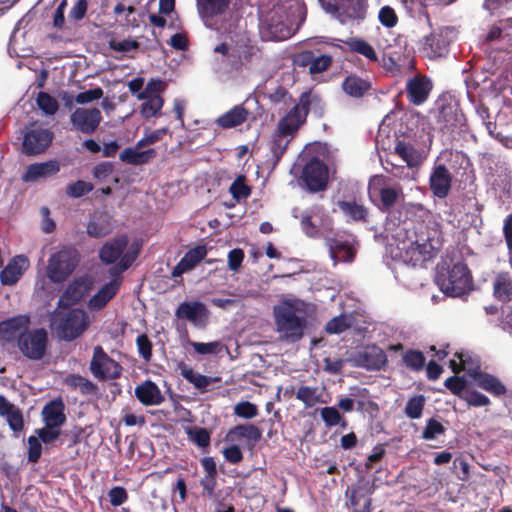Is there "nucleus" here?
Here are the masks:
<instances>
[{"label": "nucleus", "instance_id": "nucleus-1", "mask_svg": "<svg viewBox=\"0 0 512 512\" xmlns=\"http://www.w3.org/2000/svg\"><path fill=\"white\" fill-rule=\"evenodd\" d=\"M442 233L437 223L399 226L393 239L386 247V253L395 261L416 266L432 258L440 248Z\"/></svg>", "mask_w": 512, "mask_h": 512}, {"label": "nucleus", "instance_id": "nucleus-2", "mask_svg": "<svg viewBox=\"0 0 512 512\" xmlns=\"http://www.w3.org/2000/svg\"><path fill=\"white\" fill-rule=\"evenodd\" d=\"M309 304L297 299L286 298L273 308L274 322L279 339L288 343L299 341L306 328Z\"/></svg>", "mask_w": 512, "mask_h": 512}, {"label": "nucleus", "instance_id": "nucleus-3", "mask_svg": "<svg viewBox=\"0 0 512 512\" xmlns=\"http://www.w3.org/2000/svg\"><path fill=\"white\" fill-rule=\"evenodd\" d=\"M303 18L304 5L301 0H281L267 25L268 38L275 41L288 39Z\"/></svg>", "mask_w": 512, "mask_h": 512}, {"label": "nucleus", "instance_id": "nucleus-4", "mask_svg": "<svg viewBox=\"0 0 512 512\" xmlns=\"http://www.w3.org/2000/svg\"><path fill=\"white\" fill-rule=\"evenodd\" d=\"M308 102L309 95L302 94L299 103L280 119L271 144V151L277 159L283 155L295 133L305 122L308 114Z\"/></svg>", "mask_w": 512, "mask_h": 512}, {"label": "nucleus", "instance_id": "nucleus-5", "mask_svg": "<svg viewBox=\"0 0 512 512\" xmlns=\"http://www.w3.org/2000/svg\"><path fill=\"white\" fill-rule=\"evenodd\" d=\"M141 246L137 240L129 244L126 236H119L106 242L99 256L104 263H116V266L110 269L111 276H121V273L136 260Z\"/></svg>", "mask_w": 512, "mask_h": 512}, {"label": "nucleus", "instance_id": "nucleus-6", "mask_svg": "<svg viewBox=\"0 0 512 512\" xmlns=\"http://www.w3.org/2000/svg\"><path fill=\"white\" fill-rule=\"evenodd\" d=\"M454 356L455 358L450 360L449 365L455 374L460 371H465L473 377L475 384L479 388L494 396H501L505 394V385L495 376L479 372L477 362H474L467 353L456 352Z\"/></svg>", "mask_w": 512, "mask_h": 512}, {"label": "nucleus", "instance_id": "nucleus-7", "mask_svg": "<svg viewBox=\"0 0 512 512\" xmlns=\"http://www.w3.org/2000/svg\"><path fill=\"white\" fill-rule=\"evenodd\" d=\"M88 325V315L82 309H66V307L59 306L51 318V326L59 337L68 341L80 336Z\"/></svg>", "mask_w": 512, "mask_h": 512}, {"label": "nucleus", "instance_id": "nucleus-8", "mask_svg": "<svg viewBox=\"0 0 512 512\" xmlns=\"http://www.w3.org/2000/svg\"><path fill=\"white\" fill-rule=\"evenodd\" d=\"M436 283L440 290L451 297H460L472 289V277L468 267L461 262L446 271L439 270Z\"/></svg>", "mask_w": 512, "mask_h": 512}, {"label": "nucleus", "instance_id": "nucleus-9", "mask_svg": "<svg viewBox=\"0 0 512 512\" xmlns=\"http://www.w3.org/2000/svg\"><path fill=\"white\" fill-rule=\"evenodd\" d=\"M78 262L77 250L70 246H63L49 256L46 276L53 283H62L73 273Z\"/></svg>", "mask_w": 512, "mask_h": 512}, {"label": "nucleus", "instance_id": "nucleus-10", "mask_svg": "<svg viewBox=\"0 0 512 512\" xmlns=\"http://www.w3.org/2000/svg\"><path fill=\"white\" fill-rule=\"evenodd\" d=\"M323 10L344 24L363 20L367 13V0H319Z\"/></svg>", "mask_w": 512, "mask_h": 512}, {"label": "nucleus", "instance_id": "nucleus-11", "mask_svg": "<svg viewBox=\"0 0 512 512\" xmlns=\"http://www.w3.org/2000/svg\"><path fill=\"white\" fill-rule=\"evenodd\" d=\"M368 195L372 202L378 203L382 210L391 209L403 197L399 184H390L382 175H375L369 180Z\"/></svg>", "mask_w": 512, "mask_h": 512}, {"label": "nucleus", "instance_id": "nucleus-12", "mask_svg": "<svg viewBox=\"0 0 512 512\" xmlns=\"http://www.w3.org/2000/svg\"><path fill=\"white\" fill-rule=\"evenodd\" d=\"M48 346V333L44 328L28 329L17 345L19 351L28 359L40 360Z\"/></svg>", "mask_w": 512, "mask_h": 512}, {"label": "nucleus", "instance_id": "nucleus-13", "mask_svg": "<svg viewBox=\"0 0 512 512\" xmlns=\"http://www.w3.org/2000/svg\"><path fill=\"white\" fill-rule=\"evenodd\" d=\"M164 82L161 80L152 79L149 81L144 88V93L139 95L140 101H142L140 107V113L145 118H151L156 116L162 109L164 100L161 97V93L164 90Z\"/></svg>", "mask_w": 512, "mask_h": 512}, {"label": "nucleus", "instance_id": "nucleus-14", "mask_svg": "<svg viewBox=\"0 0 512 512\" xmlns=\"http://www.w3.org/2000/svg\"><path fill=\"white\" fill-rule=\"evenodd\" d=\"M90 370L97 379L106 380L118 378L122 368L104 352L101 346H96L90 363Z\"/></svg>", "mask_w": 512, "mask_h": 512}, {"label": "nucleus", "instance_id": "nucleus-15", "mask_svg": "<svg viewBox=\"0 0 512 512\" xmlns=\"http://www.w3.org/2000/svg\"><path fill=\"white\" fill-rule=\"evenodd\" d=\"M453 31L449 28H440L423 37L420 42V51L428 58L441 57L448 51L450 35Z\"/></svg>", "mask_w": 512, "mask_h": 512}, {"label": "nucleus", "instance_id": "nucleus-16", "mask_svg": "<svg viewBox=\"0 0 512 512\" xmlns=\"http://www.w3.org/2000/svg\"><path fill=\"white\" fill-rule=\"evenodd\" d=\"M102 121L100 109L96 107L76 108L70 115L73 128L83 134H92Z\"/></svg>", "mask_w": 512, "mask_h": 512}, {"label": "nucleus", "instance_id": "nucleus-17", "mask_svg": "<svg viewBox=\"0 0 512 512\" xmlns=\"http://www.w3.org/2000/svg\"><path fill=\"white\" fill-rule=\"evenodd\" d=\"M31 324L27 315H17L0 322V341L2 343H16L27 332Z\"/></svg>", "mask_w": 512, "mask_h": 512}, {"label": "nucleus", "instance_id": "nucleus-18", "mask_svg": "<svg viewBox=\"0 0 512 512\" xmlns=\"http://www.w3.org/2000/svg\"><path fill=\"white\" fill-rule=\"evenodd\" d=\"M302 180L311 192L323 190L328 181V169L318 159L310 160L303 168Z\"/></svg>", "mask_w": 512, "mask_h": 512}, {"label": "nucleus", "instance_id": "nucleus-19", "mask_svg": "<svg viewBox=\"0 0 512 512\" xmlns=\"http://www.w3.org/2000/svg\"><path fill=\"white\" fill-rule=\"evenodd\" d=\"M53 133L48 129L35 128L24 135L23 152L27 155L42 153L51 144Z\"/></svg>", "mask_w": 512, "mask_h": 512}, {"label": "nucleus", "instance_id": "nucleus-20", "mask_svg": "<svg viewBox=\"0 0 512 512\" xmlns=\"http://www.w3.org/2000/svg\"><path fill=\"white\" fill-rule=\"evenodd\" d=\"M175 315L178 319L186 320L198 328L204 327L208 320V311L205 305L198 301L181 303Z\"/></svg>", "mask_w": 512, "mask_h": 512}, {"label": "nucleus", "instance_id": "nucleus-21", "mask_svg": "<svg viewBox=\"0 0 512 512\" xmlns=\"http://www.w3.org/2000/svg\"><path fill=\"white\" fill-rule=\"evenodd\" d=\"M121 276H112L111 280L104 283L98 291L89 299L87 306L91 311H100L114 298L120 289Z\"/></svg>", "mask_w": 512, "mask_h": 512}, {"label": "nucleus", "instance_id": "nucleus-22", "mask_svg": "<svg viewBox=\"0 0 512 512\" xmlns=\"http://www.w3.org/2000/svg\"><path fill=\"white\" fill-rule=\"evenodd\" d=\"M429 184L432 193L438 198H445L452 186V175L447 167L436 162L431 170Z\"/></svg>", "mask_w": 512, "mask_h": 512}, {"label": "nucleus", "instance_id": "nucleus-23", "mask_svg": "<svg viewBox=\"0 0 512 512\" xmlns=\"http://www.w3.org/2000/svg\"><path fill=\"white\" fill-rule=\"evenodd\" d=\"M92 289V281L88 277H80L75 279L68 285L63 295L59 299V306L67 307L72 305L84 297H86Z\"/></svg>", "mask_w": 512, "mask_h": 512}, {"label": "nucleus", "instance_id": "nucleus-24", "mask_svg": "<svg viewBox=\"0 0 512 512\" xmlns=\"http://www.w3.org/2000/svg\"><path fill=\"white\" fill-rule=\"evenodd\" d=\"M29 266L30 261L25 255L13 257L0 273L1 283L8 286L16 284Z\"/></svg>", "mask_w": 512, "mask_h": 512}, {"label": "nucleus", "instance_id": "nucleus-25", "mask_svg": "<svg viewBox=\"0 0 512 512\" xmlns=\"http://www.w3.org/2000/svg\"><path fill=\"white\" fill-rule=\"evenodd\" d=\"M485 41H498L503 49L512 50V18L501 19L493 24L485 36Z\"/></svg>", "mask_w": 512, "mask_h": 512}, {"label": "nucleus", "instance_id": "nucleus-26", "mask_svg": "<svg viewBox=\"0 0 512 512\" xmlns=\"http://www.w3.org/2000/svg\"><path fill=\"white\" fill-rule=\"evenodd\" d=\"M406 88L410 102L420 105L427 100L432 82L424 76H416L408 81Z\"/></svg>", "mask_w": 512, "mask_h": 512}, {"label": "nucleus", "instance_id": "nucleus-27", "mask_svg": "<svg viewBox=\"0 0 512 512\" xmlns=\"http://www.w3.org/2000/svg\"><path fill=\"white\" fill-rule=\"evenodd\" d=\"M59 170V164L54 160L31 164L22 175V180L24 182H36L56 174Z\"/></svg>", "mask_w": 512, "mask_h": 512}, {"label": "nucleus", "instance_id": "nucleus-28", "mask_svg": "<svg viewBox=\"0 0 512 512\" xmlns=\"http://www.w3.org/2000/svg\"><path fill=\"white\" fill-rule=\"evenodd\" d=\"M135 396L146 406H157L164 401V396L160 388L150 380L136 386Z\"/></svg>", "mask_w": 512, "mask_h": 512}, {"label": "nucleus", "instance_id": "nucleus-29", "mask_svg": "<svg viewBox=\"0 0 512 512\" xmlns=\"http://www.w3.org/2000/svg\"><path fill=\"white\" fill-rule=\"evenodd\" d=\"M248 116L249 111L243 105H236L220 115L215 124L222 129H232L242 125Z\"/></svg>", "mask_w": 512, "mask_h": 512}, {"label": "nucleus", "instance_id": "nucleus-30", "mask_svg": "<svg viewBox=\"0 0 512 512\" xmlns=\"http://www.w3.org/2000/svg\"><path fill=\"white\" fill-rule=\"evenodd\" d=\"M228 4L229 0H197L198 12L207 27H212V18L222 14Z\"/></svg>", "mask_w": 512, "mask_h": 512}, {"label": "nucleus", "instance_id": "nucleus-31", "mask_svg": "<svg viewBox=\"0 0 512 512\" xmlns=\"http://www.w3.org/2000/svg\"><path fill=\"white\" fill-rule=\"evenodd\" d=\"M142 148H138L136 145L135 147H128L121 151L119 155V159L130 165H142L149 163L151 160H153L156 157V150L155 149H147V150H141Z\"/></svg>", "mask_w": 512, "mask_h": 512}, {"label": "nucleus", "instance_id": "nucleus-32", "mask_svg": "<svg viewBox=\"0 0 512 512\" xmlns=\"http://www.w3.org/2000/svg\"><path fill=\"white\" fill-rule=\"evenodd\" d=\"M207 254L204 246H197L190 249L180 262L175 266L172 275L178 277L185 272L192 270Z\"/></svg>", "mask_w": 512, "mask_h": 512}, {"label": "nucleus", "instance_id": "nucleus-33", "mask_svg": "<svg viewBox=\"0 0 512 512\" xmlns=\"http://www.w3.org/2000/svg\"><path fill=\"white\" fill-rule=\"evenodd\" d=\"M45 425L61 428L66 421L64 404L61 400H53L46 404L42 410Z\"/></svg>", "mask_w": 512, "mask_h": 512}, {"label": "nucleus", "instance_id": "nucleus-34", "mask_svg": "<svg viewBox=\"0 0 512 512\" xmlns=\"http://www.w3.org/2000/svg\"><path fill=\"white\" fill-rule=\"evenodd\" d=\"M330 256L334 264L338 262H351L355 255L353 246L347 241L330 239L328 241Z\"/></svg>", "mask_w": 512, "mask_h": 512}, {"label": "nucleus", "instance_id": "nucleus-35", "mask_svg": "<svg viewBox=\"0 0 512 512\" xmlns=\"http://www.w3.org/2000/svg\"><path fill=\"white\" fill-rule=\"evenodd\" d=\"M180 374L182 377L187 380L189 383H191L197 390L200 392H206L207 387L214 383L218 382L220 380L219 377H209L202 375L196 371H194L191 367L182 364L180 365Z\"/></svg>", "mask_w": 512, "mask_h": 512}, {"label": "nucleus", "instance_id": "nucleus-36", "mask_svg": "<svg viewBox=\"0 0 512 512\" xmlns=\"http://www.w3.org/2000/svg\"><path fill=\"white\" fill-rule=\"evenodd\" d=\"M242 438L251 441H258L261 438V432L253 424L237 425L228 431L225 441L229 443H237Z\"/></svg>", "mask_w": 512, "mask_h": 512}, {"label": "nucleus", "instance_id": "nucleus-37", "mask_svg": "<svg viewBox=\"0 0 512 512\" xmlns=\"http://www.w3.org/2000/svg\"><path fill=\"white\" fill-rule=\"evenodd\" d=\"M113 229L111 217L104 213H98L93 216L87 226L88 235L99 238L109 234Z\"/></svg>", "mask_w": 512, "mask_h": 512}, {"label": "nucleus", "instance_id": "nucleus-38", "mask_svg": "<svg viewBox=\"0 0 512 512\" xmlns=\"http://www.w3.org/2000/svg\"><path fill=\"white\" fill-rule=\"evenodd\" d=\"M0 415L4 416L13 431L23 428V418L20 410L12 405L4 396L0 395Z\"/></svg>", "mask_w": 512, "mask_h": 512}, {"label": "nucleus", "instance_id": "nucleus-39", "mask_svg": "<svg viewBox=\"0 0 512 512\" xmlns=\"http://www.w3.org/2000/svg\"><path fill=\"white\" fill-rule=\"evenodd\" d=\"M493 293L501 302L512 300V277L509 273H499L493 282Z\"/></svg>", "mask_w": 512, "mask_h": 512}, {"label": "nucleus", "instance_id": "nucleus-40", "mask_svg": "<svg viewBox=\"0 0 512 512\" xmlns=\"http://www.w3.org/2000/svg\"><path fill=\"white\" fill-rule=\"evenodd\" d=\"M436 118L440 128L444 129L461 124L463 115L458 112L456 106L444 105L438 110Z\"/></svg>", "mask_w": 512, "mask_h": 512}, {"label": "nucleus", "instance_id": "nucleus-41", "mask_svg": "<svg viewBox=\"0 0 512 512\" xmlns=\"http://www.w3.org/2000/svg\"><path fill=\"white\" fill-rule=\"evenodd\" d=\"M361 364L369 369H379L386 362L384 352L377 346H367L360 354Z\"/></svg>", "mask_w": 512, "mask_h": 512}, {"label": "nucleus", "instance_id": "nucleus-42", "mask_svg": "<svg viewBox=\"0 0 512 512\" xmlns=\"http://www.w3.org/2000/svg\"><path fill=\"white\" fill-rule=\"evenodd\" d=\"M370 86L371 84L368 80L357 75L348 76L342 84L345 93L356 98L362 97L370 89Z\"/></svg>", "mask_w": 512, "mask_h": 512}, {"label": "nucleus", "instance_id": "nucleus-43", "mask_svg": "<svg viewBox=\"0 0 512 512\" xmlns=\"http://www.w3.org/2000/svg\"><path fill=\"white\" fill-rule=\"evenodd\" d=\"M338 205L343 214L353 221H365L367 218V209L355 201H341Z\"/></svg>", "mask_w": 512, "mask_h": 512}, {"label": "nucleus", "instance_id": "nucleus-44", "mask_svg": "<svg viewBox=\"0 0 512 512\" xmlns=\"http://www.w3.org/2000/svg\"><path fill=\"white\" fill-rule=\"evenodd\" d=\"M318 211L317 207L311 208L310 211L301 212L298 215V209L293 210V216L295 218H300L301 228L303 232L309 237H315L318 234L317 227L312 223L311 217Z\"/></svg>", "mask_w": 512, "mask_h": 512}, {"label": "nucleus", "instance_id": "nucleus-45", "mask_svg": "<svg viewBox=\"0 0 512 512\" xmlns=\"http://www.w3.org/2000/svg\"><path fill=\"white\" fill-rule=\"evenodd\" d=\"M395 152L406 162L409 167L415 166L419 162V156L413 146L398 142L395 146Z\"/></svg>", "mask_w": 512, "mask_h": 512}, {"label": "nucleus", "instance_id": "nucleus-46", "mask_svg": "<svg viewBox=\"0 0 512 512\" xmlns=\"http://www.w3.org/2000/svg\"><path fill=\"white\" fill-rule=\"evenodd\" d=\"M39 109L46 115H54L58 108V101L46 92H39L36 98Z\"/></svg>", "mask_w": 512, "mask_h": 512}, {"label": "nucleus", "instance_id": "nucleus-47", "mask_svg": "<svg viewBox=\"0 0 512 512\" xmlns=\"http://www.w3.org/2000/svg\"><path fill=\"white\" fill-rule=\"evenodd\" d=\"M64 383L68 387L79 390L84 394L90 393L94 389V385L80 375L70 374L64 378Z\"/></svg>", "mask_w": 512, "mask_h": 512}, {"label": "nucleus", "instance_id": "nucleus-48", "mask_svg": "<svg viewBox=\"0 0 512 512\" xmlns=\"http://www.w3.org/2000/svg\"><path fill=\"white\" fill-rule=\"evenodd\" d=\"M296 398L302 401L306 407H313L320 401L318 389L308 386H301L296 392Z\"/></svg>", "mask_w": 512, "mask_h": 512}, {"label": "nucleus", "instance_id": "nucleus-49", "mask_svg": "<svg viewBox=\"0 0 512 512\" xmlns=\"http://www.w3.org/2000/svg\"><path fill=\"white\" fill-rule=\"evenodd\" d=\"M425 405V397L423 395H417L410 398L405 407V414L411 419H418L422 415V411Z\"/></svg>", "mask_w": 512, "mask_h": 512}, {"label": "nucleus", "instance_id": "nucleus-50", "mask_svg": "<svg viewBox=\"0 0 512 512\" xmlns=\"http://www.w3.org/2000/svg\"><path fill=\"white\" fill-rule=\"evenodd\" d=\"M351 50L365 56L367 59L371 61L377 60V55L375 53L374 48L367 42L360 39H353L348 42Z\"/></svg>", "mask_w": 512, "mask_h": 512}, {"label": "nucleus", "instance_id": "nucleus-51", "mask_svg": "<svg viewBox=\"0 0 512 512\" xmlns=\"http://www.w3.org/2000/svg\"><path fill=\"white\" fill-rule=\"evenodd\" d=\"M351 319L346 314L334 317L326 325V331L330 334H339L349 328Z\"/></svg>", "mask_w": 512, "mask_h": 512}, {"label": "nucleus", "instance_id": "nucleus-52", "mask_svg": "<svg viewBox=\"0 0 512 512\" xmlns=\"http://www.w3.org/2000/svg\"><path fill=\"white\" fill-rule=\"evenodd\" d=\"M234 414L243 419H252L258 415L257 405L249 401H241L234 406Z\"/></svg>", "mask_w": 512, "mask_h": 512}, {"label": "nucleus", "instance_id": "nucleus-53", "mask_svg": "<svg viewBox=\"0 0 512 512\" xmlns=\"http://www.w3.org/2000/svg\"><path fill=\"white\" fill-rule=\"evenodd\" d=\"M462 399L466 401L468 405L474 407H483L490 405V399L486 395L475 390L468 389L462 395Z\"/></svg>", "mask_w": 512, "mask_h": 512}, {"label": "nucleus", "instance_id": "nucleus-54", "mask_svg": "<svg viewBox=\"0 0 512 512\" xmlns=\"http://www.w3.org/2000/svg\"><path fill=\"white\" fill-rule=\"evenodd\" d=\"M103 89L100 87H95L93 89H89L83 92L78 93L74 101L79 105H85L91 103L93 101L99 100L103 97Z\"/></svg>", "mask_w": 512, "mask_h": 512}, {"label": "nucleus", "instance_id": "nucleus-55", "mask_svg": "<svg viewBox=\"0 0 512 512\" xmlns=\"http://www.w3.org/2000/svg\"><path fill=\"white\" fill-rule=\"evenodd\" d=\"M167 133H169L168 128H161L150 132H146L144 137L137 142V146L138 148H144L146 146L153 145L158 141L162 140Z\"/></svg>", "mask_w": 512, "mask_h": 512}, {"label": "nucleus", "instance_id": "nucleus-56", "mask_svg": "<svg viewBox=\"0 0 512 512\" xmlns=\"http://www.w3.org/2000/svg\"><path fill=\"white\" fill-rule=\"evenodd\" d=\"M188 344L201 355L217 354L221 350V343L218 341L208 343L188 341Z\"/></svg>", "mask_w": 512, "mask_h": 512}, {"label": "nucleus", "instance_id": "nucleus-57", "mask_svg": "<svg viewBox=\"0 0 512 512\" xmlns=\"http://www.w3.org/2000/svg\"><path fill=\"white\" fill-rule=\"evenodd\" d=\"M230 192L236 200L247 198L251 190L249 186L245 184L244 177L239 176L230 186Z\"/></svg>", "mask_w": 512, "mask_h": 512}, {"label": "nucleus", "instance_id": "nucleus-58", "mask_svg": "<svg viewBox=\"0 0 512 512\" xmlns=\"http://www.w3.org/2000/svg\"><path fill=\"white\" fill-rule=\"evenodd\" d=\"M60 432L61 428L48 425H45L35 431L40 440L45 444L54 442L59 437Z\"/></svg>", "mask_w": 512, "mask_h": 512}, {"label": "nucleus", "instance_id": "nucleus-59", "mask_svg": "<svg viewBox=\"0 0 512 512\" xmlns=\"http://www.w3.org/2000/svg\"><path fill=\"white\" fill-rule=\"evenodd\" d=\"M187 433L189 439L200 447H206L210 443V435L204 428H191Z\"/></svg>", "mask_w": 512, "mask_h": 512}, {"label": "nucleus", "instance_id": "nucleus-60", "mask_svg": "<svg viewBox=\"0 0 512 512\" xmlns=\"http://www.w3.org/2000/svg\"><path fill=\"white\" fill-rule=\"evenodd\" d=\"M110 47L114 51L126 54L137 50L139 43L133 39L112 40L110 41Z\"/></svg>", "mask_w": 512, "mask_h": 512}, {"label": "nucleus", "instance_id": "nucleus-61", "mask_svg": "<svg viewBox=\"0 0 512 512\" xmlns=\"http://www.w3.org/2000/svg\"><path fill=\"white\" fill-rule=\"evenodd\" d=\"M28 460L35 463L42 453V445L38 436L32 435L28 438Z\"/></svg>", "mask_w": 512, "mask_h": 512}, {"label": "nucleus", "instance_id": "nucleus-62", "mask_svg": "<svg viewBox=\"0 0 512 512\" xmlns=\"http://www.w3.org/2000/svg\"><path fill=\"white\" fill-rule=\"evenodd\" d=\"M378 19L382 25L388 28L394 27L398 21L394 9L390 6H384L380 9Z\"/></svg>", "mask_w": 512, "mask_h": 512}, {"label": "nucleus", "instance_id": "nucleus-63", "mask_svg": "<svg viewBox=\"0 0 512 512\" xmlns=\"http://www.w3.org/2000/svg\"><path fill=\"white\" fill-rule=\"evenodd\" d=\"M445 386L448 388L453 394L462 398L464 392L468 389L466 388V382L463 378L452 376L445 380Z\"/></svg>", "mask_w": 512, "mask_h": 512}, {"label": "nucleus", "instance_id": "nucleus-64", "mask_svg": "<svg viewBox=\"0 0 512 512\" xmlns=\"http://www.w3.org/2000/svg\"><path fill=\"white\" fill-rule=\"evenodd\" d=\"M405 364L414 369L420 370L423 368L425 364V358L421 352L418 351H409L404 355Z\"/></svg>", "mask_w": 512, "mask_h": 512}]
</instances>
